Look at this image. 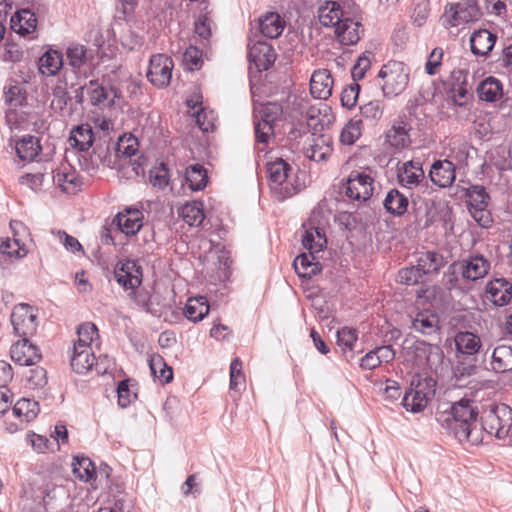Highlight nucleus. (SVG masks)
Segmentation results:
<instances>
[{
	"label": "nucleus",
	"mask_w": 512,
	"mask_h": 512,
	"mask_svg": "<svg viewBox=\"0 0 512 512\" xmlns=\"http://www.w3.org/2000/svg\"><path fill=\"white\" fill-rule=\"evenodd\" d=\"M478 409L475 402L463 398L452 404L449 412L438 414V422L450 430L460 441H473V429L476 427Z\"/></svg>",
	"instance_id": "obj_1"
},
{
	"label": "nucleus",
	"mask_w": 512,
	"mask_h": 512,
	"mask_svg": "<svg viewBox=\"0 0 512 512\" xmlns=\"http://www.w3.org/2000/svg\"><path fill=\"white\" fill-rule=\"evenodd\" d=\"M481 421L488 434L512 445V409L508 405H491L483 412Z\"/></svg>",
	"instance_id": "obj_2"
},
{
	"label": "nucleus",
	"mask_w": 512,
	"mask_h": 512,
	"mask_svg": "<svg viewBox=\"0 0 512 512\" xmlns=\"http://www.w3.org/2000/svg\"><path fill=\"white\" fill-rule=\"evenodd\" d=\"M282 106L268 102L254 108V130L256 142L266 146L274 136V125L281 118Z\"/></svg>",
	"instance_id": "obj_3"
},
{
	"label": "nucleus",
	"mask_w": 512,
	"mask_h": 512,
	"mask_svg": "<svg viewBox=\"0 0 512 512\" xmlns=\"http://www.w3.org/2000/svg\"><path fill=\"white\" fill-rule=\"evenodd\" d=\"M378 77L383 80L381 88L386 97H394L402 93L409 81V73L405 64L394 60L381 67Z\"/></svg>",
	"instance_id": "obj_4"
},
{
	"label": "nucleus",
	"mask_w": 512,
	"mask_h": 512,
	"mask_svg": "<svg viewBox=\"0 0 512 512\" xmlns=\"http://www.w3.org/2000/svg\"><path fill=\"white\" fill-rule=\"evenodd\" d=\"M435 385L436 382L430 377L419 380L415 385L412 382L411 388L406 391L403 397V406L406 410L413 413L422 411L434 395Z\"/></svg>",
	"instance_id": "obj_5"
},
{
	"label": "nucleus",
	"mask_w": 512,
	"mask_h": 512,
	"mask_svg": "<svg viewBox=\"0 0 512 512\" xmlns=\"http://www.w3.org/2000/svg\"><path fill=\"white\" fill-rule=\"evenodd\" d=\"M374 190V179L365 172L352 171L344 185L346 197L359 204L368 201Z\"/></svg>",
	"instance_id": "obj_6"
},
{
	"label": "nucleus",
	"mask_w": 512,
	"mask_h": 512,
	"mask_svg": "<svg viewBox=\"0 0 512 512\" xmlns=\"http://www.w3.org/2000/svg\"><path fill=\"white\" fill-rule=\"evenodd\" d=\"M291 170L290 164L281 158L267 164L271 188L280 194V199L288 198L296 193L293 185L287 182Z\"/></svg>",
	"instance_id": "obj_7"
},
{
	"label": "nucleus",
	"mask_w": 512,
	"mask_h": 512,
	"mask_svg": "<svg viewBox=\"0 0 512 512\" xmlns=\"http://www.w3.org/2000/svg\"><path fill=\"white\" fill-rule=\"evenodd\" d=\"M14 333L22 339H29L37 330V316L32 306L18 304L11 314Z\"/></svg>",
	"instance_id": "obj_8"
},
{
	"label": "nucleus",
	"mask_w": 512,
	"mask_h": 512,
	"mask_svg": "<svg viewBox=\"0 0 512 512\" xmlns=\"http://www.w3.org/2000/svg\"><path fill=\"white\" fill-rule=\"evenodd\" d=\"M173 60L165 54L152 55L149 60L147 79L158 88L169 85L172 78Z\"/></svg>",
	"instance_id": "obj_9"
},
{
	"label": "nucleus",
	"mask_w": 512,
	"mask_h": 512,
	"mask_svg": "<svg viewBox=\"0 0 512 512\" xmlns=\"http://www.w3.org/2000/svg\"><path fill=\"white\" fill-rule=\"evenodd\" d=\"M114 277L121 287L134 291L142 283V267L136 260L119 261L114 268Z\"/></svg>",
	"instance_id": "obj_10"
},
{
	"label": "nucleus",
	"mask_w": 512,
	"mask_h": 512,
	"mask_svg": "<svg viewBox=\"0 0 512 512\" xmlns=\"http://www.w3.org/2000/svg\"><path fill=\"white\" fill-rule=\"evenodd\" d=\"M411 130V124L404 117H398L385 132V143L396 151L407 149L412 143Z\"/></svg>",
	"instance_id": "obj_11"
},
{
	"label": "nucleus",
	"mask_w": 512,
	"mask_h": 512,
	"mask_svg": "<svg viewBox=\"0 0 512 512\" xmlns=\"http://www.w3.org/2000/svg\"><path fill=\"white\" fill-rule=\"evenodd\" d=\"M446 22L450 26H459L477 21L481 16L480 8L475 0H465L450 6L446 11Z\"/></svg>",
	"instance_id": "obj_12"
},
{
	"label": "nucleus",
	"mask_w": 512,
	"mask_h": 512,
	"mask_svg": "<svg viewBox=\"0 0 512 512\" xmlns=\"http://www.w3.org/2000/svg\"><path fill=\"white\" fill-rule=\"evenodd\" d=\"M466 196L469 199L471 209L474 210L471 211L474 219L478 221L481 226L487 227L490 219L488 215L484 218V213L490 197L485 187L481 185H471L466 191Z\"/></svg>",
	"instance_id": "obj_13"
},
{
	"label": "nucleus",
	"mask_w": 512,
	"mask_h": 512,
	"mask_svg": "<svg viewBox=\"0 0 512 512\" xmlns=\"http://www.w3.org/2000/svg\"><path fill=\"white\" fill-rule=\"evenodd\" d=\"M305 118L308 127L312 129L314 133H318L329 128L335 120L331 107L322 102L310 106L306 111Z\"/></svg>",
	"instance_id": "obj_14"
},
{
	"label": "nucleus",
	"mask_w": 512,
	"mask_h": 512,
	"mask_svg": "<svg viewBox=\"0 0 512 512\" xmlns=\"http://www.w3.org/2000/svg\"><path fill=\"white\" fill-rule=\"evenodd\" d=\"M485 297L497 307L508 305L512 300V283L502 277L490 280L486 285Z\"/></svg>",
	"instance_id": "obj_15"
},
{
	"label": "nucleus",
	"mask_w": 512,
	"mask_h": 512,
	"mask_svg": "<svg viewBox=\"0 0 512 512\" xmlns=\"http://www.w3.org/2000/svg\"><path fill=\"white\" fill-rule=\"evenodd\" d=\"M304 155L315 162L327 160L332 154V138L327 134L313 133L310 142L304 147Z\"/></svg>",
	"instance_id": "obj_16"
},
{
	"label": "nucleus",
	"mask_w": 512,
	"mask_h": 512,
	"mask_svg": "<svg viewBox=\"0 0 512 512\" xmlns=\"http://www.w3.org/2000/svg\"><path fill=\"white\" fill-rule=\"evenodd\" d=\"M10 354L11 359L21 366L35 365L42 358L38 347L30 343L29 339H22L13 344Z\"/></svg>",
	"instance_id": "obj_17"
},
{
	"label": "nucleus",
	"mask_w": 512,
	"mask_h": 512,
	"mask_svg": "<svg viewBox=\"0 0 512 512\" xmlns=\"http://www.w3.org/2000/svg\"><path fill=\"white\" fill-rule=\"evenodd\" d=\"M248 59L260 71L268 70L276 59L273 47L265 41H257L249 46Z\"/></svg>",
	"instance_id": "obj_18"
},
{
	"label": "nucleus",
	"mask_w": 512,
	"mask_h": 512,
	"mask_svg": "<svg viewBox=\"0 0 512 512\" xmlns=\"http://www.w3.org/2000/svg\"><path fill=\"white\" fill-rule=\"evenodd\" d=\"M459 266L463 278L471 281L485 277L490 270V262L480 254L470 255L463 259Z\"/></svg>",
	"instance_id": "obj_19"
},
{
	"label": "nucleus",
	"mask_w": 512,
	"mask_h": 512,
	"mask_svg": "<svg viewBox=\"0 0 512 512\" xmlns=\"http://www.w3.org/2000/svg\"><path fill=\"white\" fill-rule=\"evenodd\" d=\"M53 180L62 191L69 194L76 193L82 185L76 170L69 163H62L53 172Z\"/></svg>",
	"instance_id": "obj_20"
},
{
	"label": "nucleus",
	"mask_w": 512,
	"mask_h": 512,
	"mask_svg": "<svg viewBox=\"0 0 512 512\" xmlns=\"http://www.w3.org/2000/svg\"><path fill=\"white\" fill-rule=\"evenodd\" d=\"M143 213L136 208H126L115 218L119 230L126 236H134L143 226Z\"/></svg>",
	"instance_id": "obj_21"
},
{
	"label": "nucleus",
	"mask_w": 512,
	"mask_h": 512,
	"mask_svg": "<svg viewBox=\"0 0 512 512\" xmlns=\"http://www.w3.org/2000/svg\"><path fill=\"white\" fill-rule=\"evenodd\" d=\"M333 83L329 70H316L310 79V93L316 99L326 100L332 95Z\"/></svg>",
	"instance_id": "obj_22"
},
{
	"label": "nucleus",
	"mask_w": 512,
	"mask_h": 512,
	"mask_svg": "<svg viewBox=\"0 0 512 512\" xmlns=\"http://www.w3.org/2000/svg\"><path fill=\"white\" fill-rule=\"evenodd\" d=\"M429 176L435 185L449 187L456 178L455 165L449 160H437L432 164Z\"/></svg>",
	"instance_id": "obj_23"
},
{
	"label": "nucleus",
	"mask_w": 512,
	"mask_h": 512,
	"mask_svg": "<svg viewBox=\"0 0 512 512\" xmlns=\"http://www.w3.org/2000/svg\"><path fill=\"white\" fill-rule=\"evenodd\" d=\"M66 59L74 72L81 71L94 60V51L78 43H72L67 47Z\"/></svg>",
	"instance_id": "obj_24"
},
{
	"label": "nucleus",
	"mask_w": 512,
	"mask_h": 512,
	"mask_svg": "<svg viewBox=\"0 0 512 512\" xmlns=\"http://www.w3.org/2000/svg\"><path fill=\"white\" fill-rule=\"evenodd\" d=\"M397 177L400 184L407 188H413L419 185L424 179V171L419 161H407L398 167Z\"/></svg>",
	"instance_id": "obj_25"
},
{
	"label": "nucleus",
	"mask_w": 512,
	"mask_h": 512,
	"mask_svg": "<svg viewBox=\"0 0 512 512\" xmlns=\"http://www.w3.org/2000/svg\"><path fill=\"white\" fill-rule=\"evenodd\" d=\"M90 94L91 103L95 106H111L115 104L116 99L120 98V92L116 88L107 89L100 85L97 80H91L87 86Z\"/></svg>",
	"instance_id": "obj_26"
},
{
	"label": "nucleus",
	"mask_w": 512,
	"mask_h": 512,
	"mask_svg": "<svg viewBox=\"0 0 512 512\" xmlns=\"http://www.w3.org/2000/svg\"><path fill=\"white\" fill-rule=\"evenodd\" d=\"M96 361L93 348H83L82 345H73L71 367L78 374H85L94 368Z\"/></svg>",
	"instance_id": "obj_27"
},
{
	"label": "nucleus",
	"mask_w": 512,
	"mask_h": 512,
	"mask_svg": "<svg viewBox=\"0 0 512 512\" xmlns=\"http://www.w3.org/2000/svg\"><path fill=\"white\" fill-rule=\"evenodd\" d=\"M497 35L487 29H479L470 36L471 52L477 56H487L495 46Z\"/></svg>",
	"instance_id": "obj_28"
},
{
	"label": "nucleus",
	"mask_w": 512,
	"mask_h": 512,
	"mask_svg": "<svg viewBox=\"0 0 512 512\" xmlns=\"http://www.w3.org/2000/svg\"><path fill=\"white\" fill-rule=\"evenodd\" d=\"M361 24L351 18H344L335 28L337 40L342 45H354L360 40Z\"/></svg>",
	"instance_id": "obj_29"
},
{
	"label": "nucleus",
	"mask_w": 512,
	"mask_h": 512,
	"mask_svg": "<svg viewBox=\"0 0 512 512\" xmlns=\"http://www.w3.org/2000/svg\"><path fill=\"white\" fill-rule=\"evenodd\" d=\"M468 71L459 69L454 70L451 73V78L453 79V83L449 90L450 97L454 104L458 106H463L468 97V83H467Z\"/></svg>",
	"instance_id": "obj_30"
},
{
	"label": "nucleus",
	"mask_w": 512,
	"mask_h": 512,
	"mask_svg": "<svg viewBox=\"0 0 512 512\" xmlns=\"http://www.w3.org/2000/svg\"><path fill=\"white\" fill-rule=\"evenodd\" d=\"M412 328L424 335H431L439 329L438 315L429 310H421L412 319Z\"/></svg>",
	"instance_id": "obj_31"
},
{
	"label": "nucleus",
	"mask_w": 512,
	"mask_h": 512,
	"mask_svg": "<svg viewBox=\"0 0 512 512\" xmlns=\"http://www.w3.org/2000/svg\"><path fill=\"white\" fill-rule=\"evenodd\" d=\"M317 253H302L293 262L296 273L303 278H311L321 272V265L318 262Z\"/></svg>",
	"instance_id": "obj_32"
},
{
	"label": "nucleus",
	"mask_w": 512,
	"mask_h": 512,
	"mask_svg": "<svg viewBox=\"0 0 512 512\" xmlns=\"http://www.w3.org/2000/svg\"><path fill=\"white\" fill-rule=\"evenodd\" d=\"M318 18L323 26L336 28L344 19V12L338 2L325 1L318 8Z\"/></svg>",
	"instance_id": "obj_33"
},
{
	"label": "nucleus",
	"mask_w": 512,
	"mask_h": 512,
	"mask_svg": "<svg viewBox=\"0 0 512 512\" xmlns=\"http://www.w3.org/2000/svg\"><path fill=\"white\" fill-rule=\"evenodd\" d=\"M454 342L457 352L467 356L476 355L482 346L480 337L469 331H459Z\"/></svg>",
	"instance_id": "obj_34"
},
{
	"label": "nucleus",
	"mask_w": 512,
	"mask_h": 512,
	"mask_svg": "<svg viewBox=\"0 0 512 512\" xmlns=\"http://www.w3.org/2000/svg\"><path fill=\"white\" fill-rule=\"evenodd\" d=\"M10 226L14 231V238L3 241L0 245V251L2 254L11 257L14 256L17 258H22L27 254V250L25 249L24 244L21 245L20 239L16 236L19 234L20 230L26 232V227H24V225L18 221H11Z\"/></svg>",
	"instance_id": "obj_35"
},
{
	"label": "nucleus",
	"mask_w": 512,
	"mask_h": 512,
	"mask_svg": "<svg viewBox=\"0 0 512 512\" xmlns=\"http://www.w3.org/2000/svg\"><path fill=\"white\" fill-rule=\"evenodd\" d=\"M385 210L393 216H402L407 212L409 206L408 197L397 189L387 192L383 200Z\"/></svg>",
	"instance_id": "obj_36"
},
{
	"label": "nucleus",
	"mask_w": 512,
	"mask_h": 512,
	"mask_svg": "<svg viewBox=\"0 0 512 512\" xmlns=\"http://www.w3.org/2000/svg\"><path fill=\"white\" fill-rule=\"evenodd\" d=\"M444 264V257L435 251L421 252L416 260V266L423 276L438 273Z\"/></svg>",
	"instance_id": "obj_37"
},
{
	"label": "nucleus",
	"mask_w": 512,
	"mask_h": 512,
	"mask_svg": "<svg viewBox=\"0 0 512 512\" xmlns=\"http://www.w3.org/2000/svg\"><path fill=\"white\" fill-rule=\"evenodd\" d=\"M285 27V21L276 12H270L259 20V29L263 36L267 38L279 37Z\"/></svg>",
	"instance_id": "obj_38"
},
{
	"label": "nucleus",
	"mask_w": 512,
	"mask_h": 512,
	"mask_svg": "<svg viewBox=\"0 0 512 512\" xmlns=\"http://www.w3.org/2000/svg\"><path fill=\"white\" fill-rule=\"evenodd\" d=\"M491 366L496 373L512 371V347L505 344L495 347Z\"/></svg>",
	"instance_id": "obj_39"
},
{
	"label": "nucleus",
	"mask_w": 512,
	"mask_h": 512,
	"mask_svg": "<svg viewBox=\"0 0 512 512\" xmlns=\"http://www.w3.org/2000/svg\"><path fill=\"white\" fill-rule=\"evenodd\" d=\"M94 134L89 124H81L74 128L69 137L70 145L80 151H87L93 144Z\"/></svg>",
	"instance_id": "obj_40"
},
{
	"label": "nucleus",
	"mask_w": 512,
	"mask_h": 512,
	"mask_svg": "<svg viewBox=\"0 0 512 512\" xmlns=\"http://www.w3.org/2000/svg\"><path fill=\"white\" fill-rule=\"evenodd\" d=\"M36 17L30 10L23 9L11 18V27L22 36L28 35L36 29Z\"/></svg>",
	"instance_id": "obj_41"
},
{
	"label": "nucleus",
	"mask_w": 512,
	"mask_h": 512,
	"mask_svg": "<svg viewBox=\"0 0 512 512\" xmlns=\"http://www.w3.org/2000/svg\"><path fill=\"white\" fill-rule=\"evenodd\" d=\"M38 413L39 404L27 398L18 400L12 409V414L19 419L21 426L35 419Z\"/></svg>",
	"instance_id": "obj_42"
},
{
	"label": "nucleus",
	"mask_w": 512,
	"mask_h": 512,
	"mask_svg": "<svg viewBox=\"0 0 512 512\" xmlns=\"http://www.w3.org/2000/svg\"><path fill=\"white\" fill-rule=\"evenodd\" d=\"M15 150L17 156L23 161H32L41 151L38 138L27 135L16 142Z\"/></svg>",
	"instance_id": "obj_43"
},
{
	"label": "nucleus",
	"mask_w": 512,
	"mask_h": 512,
	"mask_svg": "<svg viewBox=\"0 0 512 512\" xmlns=\"http://www.w3.org/2000/svg\"><path fill=\"white\" fill-rule=\"evenodd\" d=\"M209 304L205 297H191L187 300L184 315L193 322L201 321L209 312Z\"/></svg>",
	"instance_id": "obj_44"
},
{
	"label": "nucleus",
	"mask_w": 512,
	"mask_h": 512,
	"mask_svg": "<svg viewBox=\"0 0 512 512\" xmlns=\"http://www.w3.org/2000/svg\"><path fill=\"white\" fill-rule=\"evenodd\" d=\"M327 243L326 237L322 229L319 227H310L305 229L302 238V244L305 249L310 252L319 253L323 250Z\"/></svg>",
	"instance_id": "obj_45"
},
{
	"label": "nucleus",
	"mask_w": 512,
	"mask_h": 512,
	"mask_svg": "<svg viewBox=\"0 0 512 512\" xmlns=\"http://www.w3.org/2000/svg\"><path fill=\"white\" fill-rule=\"evenodd\" d=\"M477 93L481 100L494 102L502 96V84L498 79L488 77L479 84Z\"/></svg>",
	"instance_id": "obj_46"
},
{
	"label": "nucleus",
	"mask_w": 512,
	"mask_h": 512,
	"mask_svg": "<svg viewBox=\"0 0 512 512\" xmlns=\"http://www.w3.org/2000/svg\"><path fill=\"white\" fill-rule=\"evenodd\" d=\"M40 71L48 76L55 75L63 66V55L56 50L45 52L39 60Z\"/></svg>",
	"instance_id": "obj_47"
},
{
	"label": "nucleus",
	"mask_w": 512,
	"mask_h": 512,
	"mask_svg": "<svg viewBox=\"0 0 512 512\" xmlns=\"http://www.w3.org/2000/svg\"><path fill=\"white\" fill-rule=\"evenodd\" d=\"M185 179L192 191H200L206 187L208 176L202 165L194 164L186 169Z\"/></svg>",
	"instance_id": "obj_48"
},
{
	"label": "nucleus",
	"mask_w": 512,
	"mask_h": 512,
	"mask_svg": "<svg viewBox=\"0 0 512 512\" xmlns=\"http://www.w3.org/2000/svg\"><path fill=\"white\" fill-rule=\"evenodd\" d=\"M181 216L189 226H200L205 218L203 204L198 201L186 203L181 209Z\"/></svg>",
	"instance_id": "obj_49"
},
{
	"label": "nucleus",
	"mask_w": 512,
	"mask_h": 512,
	"mask_svg": "<svg viewBox=\"0 0 512 512\" xmlns=\"http://www.w3.org/2000/svg\"><path fill=\"white\" fill-rule=\"evenodd\" d=\"M78 339L74 345H82L83 348H93V345H98V329L95 324L86 322L81 324L77 329Z\"/></svg>",
	"instance_id": "obj_50"
},
{
	"label": "nucleus",
	"mask_w": 512,
	"mask_h": 512,
	"mask_svg": "<svg viewBox=\"0 0 512 512\" xmlns=\"http://www.w3.org/2000/svg\"><path fill=\"white\" fill-rule=\"evenodd\" d=\"M72 465L74 475L82 481L87 482L95 475V466L87 457H74Z\"/></svg>",
	"instance_id": "obj_51"
},
{
	"label": "nucleus",
	"mask_w": 512,
	"mask_h": 512,
	"mask_svg": "<svg viewBox=\"0 0 512 512\" xmlns=\"http://www.w3.org/2000/svg\"><path fill=\"white\" fill-rule=\"evenodd\" d=\"M149 367L154 377L163 383H169L173 378L172 368L169 367L160 355H153L149 360Z\"/></svg>",
	"instance_id": "obj_52"
},
{
	"label": "nucleus",
	"mask_w": 512,
	"mask_h": 512,
	"mask_svg": "<svg viewBox=\"0 0 512 512\" xmlns=\"http://www.w3.org/2000/svg\"><path fill=\"white\" fill-rule=\"evenodd\" d=\"M362 134V119L352 118L342 129L340 141L344 145H352Z\"/></svg>",
	"instance_id": "obj_53"
},
{
	"label": "nucleus",
	"mask_w": 512,
	"mask_h": 512,
	"mask_svg": "<svg viewBox=\"0 0 512 512\" xmlns=\"http://www.w3.org/2000/svg\"><path fill=\"white\" fill-rule=\"evenodd\" d=\"M418 351H421L426 356L427 366L431 370H437L443 361L444 353L437 345L423 344L421 348H418Z\"/></svg>",
	"instance_id": "obj_54"
},
{
	"label": "nucleus",
	"mask_w": 512,
	"mask_h": 512,
	"mask_svg": "<svg viewBox=\"0 0 512 512\" xmlns=\"http://www.w3.org/2000/svg\"><path fill=\"white\" fill-rule=\"evenodd\" d=\"M361 117L371 123H375L381 119L383 115V107L378 100L370 101L360 107Z\"/></svg>",
	"instance_id": "obj_55"
},
{
	"label": "nucleus",
	"mask_w": 512,
	"mask_h": 512,
	"mask_svg": "<svg viewBox=\"0 0 512 512\" xmlns=\"http://www.w3.org/2000/svg\"><path fill=\"white\" fill-rule=\"evenodd\" d=\"M245 376L242 372V361L236 357L230 364V389L240 390L244 387Z\"/></svg>",
	"instance_id": "obj_56"
},
{
	"label": "nucleus",
	"mask_w": 512,
	"mask_h": 512,
	"mask_svg": "<svg viewBox=\"0 0 512 512\" xmlns=\"http://www.w3.org/2000/svg\"><path fill=\"white\" fill-rule=\"evenodd\" d=\"M422 273L416 265L401 269L397 275V281L405 285H416L422 281Z\"/></svg>",
	"instance_id": "obj_57"
},
{
	"label": "nucleus",
	"mask_w": 512,
	"mask_h": 512,
	"mask_svg": "<svg viewBox=\"0 0 512 512\" xmlns=\"http://www.w3.org/2000/svg\"><path fill=\"white\" fill-rule=\"evenodd\" d=\"M149 180L154 187L165 188L169 184V173L166 166L161 163L150 170Z\"/></svg>",
	"instance_id": "obj_58"
},
{
	"label": "nucleus",
	"mask_w": 512,
	"mask_h": 512,
	"mask_svg": "<svg viewBox=\"0 0 512 512\" xmlns=\"http://www.w3.org/2000/svg\"><path fill=\"white\" fill-rule=\"evenodd\" d=\"M371 56L372 54L370 52H365L358 57L356 63L351 69V75L354 81H358L364 78L367 70L371 66Z\"/></svg>",
	"instance_id": "obj_59"
},
{
	"label": "nucleus",
	"mask_w": 512,
	"mask_h": 512,
	"mask_svg": "<svg viewBox=\"0 0 512 512\" xmlns=\"http://www.w3.org/2000/svg\"><path fill=\"white\" fill-rule=\"evenodd\" d=\"M443 56L444 52L440 47H436L431 51L425 64V71L428 75L433 76L439 72Z\"/></svg>",
	"instance_id": "obj_60"
},
{
	"label": "nucleus",
	"mask_w": 512,
	"mask_h": 512,
	"mask_svg": "<svg viewBox=\"0 0 512 512\" xmlns=\"http://www.w3.org/2000/svg\"><path fill=\"white\" fill-rule=\"evenodd\" d=\"M23 57V51L16 43H5L0 49V58L6 62H19Z\"/></svg>",
	"instance_id": "obj_61"
},
{
	"label": "nucleus",
	"mask_w": 512,
	"mask_h": 512,
	"mask_svg": "<svg viewBox=\"0 0 512 512\" xmlns=\"http://www.w3.org/2000/svg\"><path fill=\"white\" fill-rule=\"evenodd\" d=\"M69 99L68 93L64 89H55L51 102L52 109L60 112L63 116L69 115L70 112L66 111V105Z\"/></svg>",
	"instance_id": "obj_62"
},
{
	"label": "nucleus",
	"mask_w": 512,
	"mask_h": 512,
	"mask_svg": "<svg viewBox=\"0 0 512 512\" xmlns=\"http://www.w3.org/2000/svg\"><path fill=\"white\" fill-rule=\"evenodd\" d=\"M357 341V333L355 329L344 327L337 332V343L339 346L352 350Z\"/></svg>",
	"instance_id": "obj_63"
},
{
	"label": "nucleus",
	"mask_w": 512,
	"mask_h": 512,
	"mask_svg": "<svg viewBox=\"0 0 512 512\" xmlns=\"http://www.w3.org/2000/svg\"><path fill=\"white\" fill-rule=\"evenodd\" d=\"M359 91L360 86L357 83L345 87L341 92L342 106L352 108L357 102Z\"/></svg>",
	"instance_id": "obj_64"
}]
</instances>
